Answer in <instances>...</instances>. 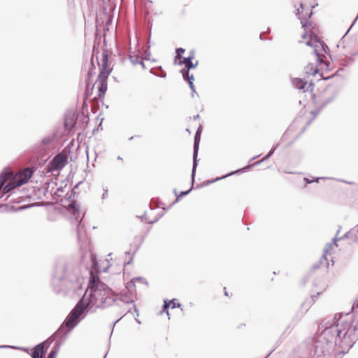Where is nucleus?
Instances as JSON below:
<instances>
[{
  "mask_svg": "<svg viewBox=\"0 0 358 358\" xmlns=\"http://www.w3.org/2000/svg\"><path fill=\"white\" fill-rule=\"evenodd\" d=\"M352 310L351 314H336L333 323L317 336L313 358H331L353 346L358 339V303Z\"/></svg>",
  "mask_w": 358,
  "mask_h": 358,
  "instance_id": "obj_1",
  "label": "nucleus"
},
{
  "mask_svg": "<svg viewBox=\"0 0 358 358\" xmlns=\"http://www.w3.org/2000/svg\"><path fill=\"white\" fill-rule=\"evenodd\" d=\"M90 287L82 300L87 307L101 308L111 306L115 301L116 296L112 290L99 278L90 272Z\"/></svg>",
  "mask_w": 358,
  "mask_h": 358,
  "instance_id": "obj_2",
  "label": "nucleus"
},
{
  "mask_svg": "<svg viewBox=\"0 0 358 358\" xmlns=\"http://www.w3.org/2000/svg\"><path fill=\"white\" fill-rule=\"evenodd\" d=\"M52 285L57 292L74 288L79 285L78 278L69 271L64 264H59L54 272Z\"/></svg>",
  "mask_w": 358,
  "mask_h": 358,
  "instance_id": "obj_3",
  "label": "nucleus"
},
{
  "mask_svg": "<svg viewBox=\"0 0 358 358\" xmlns=\"http://www.w3.org/2000/svg\"><path fill=\"white\" fill-rule=\"evenodd\" d=\"M87 308L86 304L83 302L82 299L76 304L74 308L71 311L63 324L53 334V336H59L62 334H66L69 331L73 329L78 324L79 317Z\"/></svg>",
  "mask_w": 358,
  "mask_h": 358,
  "instance_id": "obj_4",
  "label": "nucleus"
},
{
  "mask_svg": "<svg viewBox=\"0 0 358 358\" xmlns=\"http://www.w3.org/2000/svg\"><path fill=\"white\" fill-rule=\"evenodd\" d=\"M69 210L71 211L69 220L73 224H75L78 227V240L79 241H84L86 238V234L83 229V226L81 225L84 213L80 210L78 206L76 203H73L70 205Z\"/></svg>",
  "mask_w": 358,
  "mask_h": 358,
  "instance_id": "obj_5",
  "label": "nucleus"
},
{
  "mask_svg": "<svg viewBox=\"0 0 358 358\" xmlns=\"http://www.w3.org/2000/svg\"><path fill=\"white\" fill-rule=\"evenodd\" d=\"M306 45L313 48L314 55L317 57V61L323 62L326 58L325 53L328 47L324 44L322 41L318 40L317 38H310L306 42Z\"/></svg>",
  "mask_w": 358,
  "mask_h": 358,
  "instance_id": "obj_6",
  "label": "nucleus"
},
{
  "mask_svg": "<svg viewBox=\"0 0 358 358\" xmlns=\"http://www.w3.org/2000/svg\"><path fill=\"white\" fill-rule=\"evenodd\" d=\"M58 336H53V335L50 337L45 341L37 345L35 347L34 351L33 352L31 357L32 358H43L44 355V346L45 345H50L53 341L57 338ZM59 346L57 345L55 347V349L52 350L50 354L48 355V358H56L57 352L59 351Z\"/></svg>",
  "mask_w": 358,
  "mask_h": 358,
  "instance_id": "obj_7",
  "label": "nucleus"
},
{
  "mask_svg": "<svg viewBox=\"0 0 358 358\" xmlns=\"http://www.w3.org/2000/svg\"><path fill=\"white\" fill-rule=\"evenodd\" d=\"M66 164V156L59 153L54 157L47 166L48 172H53L62 169Z\"/></svg>",
  "mask_w": 358,
  "mask_h": 358,
  "instance_id": "obj_8",
  "label": "nucleus"
},
{
  "mask_svg": "<svg viewBox=\"0 0 358 358\" xmlns=\"http://www.w3.org/2000/svg\"><path fill=\"white\" fill-rule=\"evenodd\" d=\"M108 56L106 53L102 54L101 63L99 64L101 70L98 76L97 82H106L110 73V69L108 66Z\"/></svg>",
  "mask_w": 358,
  "mask_h": 358,
  "instance_id": "obj_9",
  "label": "nucleus"
},
{
  "mask_svg": "<svg viewBox=\"0 0 358 358\" xmlns=\"http://www.w3.org/2000/svg\"><path fill=\"white\" fill-rule=\"evenodd\" d=\"M34 173L33 169L26 168L24 170L14 175V178L17 181V185H24L27 183Z\"/></svg>",
  "mask_w": 358,
  "mask_h": 358,
  "instance_id": "obj_10",
  "label": "nucleus"
},
{
  "mask_svg": "<svg viewBox=\"0 0 358 358\" xmlns=\"http://www.w3.org/2000/svg\"><path fill=\"white\" fill-rule=\"evenodd\" d=\"M201 126H200L195 134L194 136V154H193V168H192V176L194 177V172L196 167L197 166V155H198V150H199V143L200 141L201 137Z\"/></svg>",
  "mask_w": 358,
  "mask_h": 358,
  "instance_id": "obj_11",
  "label": "nucleus"
},
{
  "mask_svg": "<svg viewBox=\"0 0 358 358\" xmlns=\"http://www.w3.org/2000/svg\"><path fill=\"white\" fill-rule=\"evenodd\" d=\"M350 31V29L347 31L345 35L342 37L341 41L337 45L338 48H341L343 50H346L348 52H350L351 45L352 43V39L348 36V34Z\"/></svg>",
  "mask_w": 358,
  "mask_h": 358,
  "instance_id": "obj_12",
  "label": "nucleus"
},
{
  "mask_svg": "<svg viewBox=\"0 0 358 358\" xmlns=\"http://www.w3.org/2000/svg\"><path fill=\"white\" fill-rule=\"evenodd\" d=\"M129 59L133 64L136 65L139 64L142 66L143 68H145L143 59L141 57H139L138 55H136L135 52H131L129 54Z\"/></svg>",
  "mask_w": 358,
  "mask_h": 358,
  "instance_id": "obj_13",
  "label": "nucleus"
},
{
  "mask_svg": "<svg viewBox=\"0 0 358 358\" xmlns=\"http://www.w3.org/2000/svg\"><path fill=\"white\" fill-rule=\"evenodd\" d=\"M21 186V185H17V181L14 178V176L11 178L9 182L3 187V193H8L10 191L13 190L17 187Z\"/></svg>",
  "mask_w": 358,
  "mask_h": 358,
  "instance_id": "obj_14",
  "label": "nucleus"
},
{
  "mask_svg": "<svg viewBox=\"0 0 358 358\" xmlns=\"http://www.w3.org/2000/svg\"><path fill=\"white\" fill-rule=\"evenodd\" d=\"M13 175L10 169H6L0 175V189L4 184V182L10 178V177Z\"/></svg>",
  "mask_w": 358,
  "mask_h": 358,
  "instance_id": "obj_15",
  "label": "nucleus"
},
{
  "mask_svg": "<svg viewBox=\"0 0 358 358\" xmlns=\"http://www.w3.org/2000/svg\"><path fill=\"white\" fill-rule=\"evenodd\" d=\"M345 236L354 241L358 242V224L351 230H350Z\"/></svg>",
  "mask_w": 358,
  "mask_h": 358,
  "instance_id": "obj_16",
  "label": "nucleus"
},
{
  "mask_svg": "<svg viewBox=\"0 0 358 358\" xmlns=\"http://www.w3.org/2000/svg\"><path fill=\"white\" fill-rule=\"evenodd\" d=\"M292 84L296 88L299 90H302L304 89L305 86L307 84V82L304 81L301 78H294L292 80Z\"/></svg>",
  "mask_w": 358,
  "mask_h": 358,
  "instance_id": "obj_17",
  "label": "nucleus"
},
{
  "mask_svg": "<svg viewBox=\"0 0 358 358\" xmlns=\"http://www.w3.org/2000/svg\"><path fill=\"white\" fill-rule=\"evenodd\" d=\"M333 241H334V242L331 243H328L325 246V248L324 250V254L322 255V259H324L325 260H327V256L329 254H330V252L332 250L333 247L335 246V245L336 246V239L334 238Z\"/></svg>",
  "mask_w": 358,
  "mask_h": 358,
  "instance_id": "obj_18",
  "label": "nucleus"
},
{
  "mask_svg": "<svg viewBox=\"0 0 358 358\" xmlns=\"http://www.w3.org/2000/svg\"><path fill=\"white\" fill-rule=\"evenodd\" d=\"M303 11V3H301L300 5V8H298L297 9V13H296V15H299V18L301 20V23L302 24V27L306 29L307 27H308V22L307 20L304 19L303 17H301L300 15H301V12Z\"/></svg>",
  "mask_w": 358,
  "mask_h": 358,
  "instance_id": "obj_19",
  "label": "nucleus"
},
{
  "mask_svg": "<svg viewBox=\"0 0 358 358\" xmlns=\"http://www.w3.org/2000/svg\"><path fill=\"white\" fill-rule=\"evenodd\" d=\"M315 297H316V296L315 295H312L311 296V299H308L307 301H306L303 304H302V308L305 309L306 311L308 310V309L310 307V306L312 305V303H313L314 301V299H315Z\"/></svg>",
  "mask_w": 358,
  "mask_h": 358,
  "instance_id": "obj_20",
  "label": "nucleus"
},
{
  "mask_svg": "<svg viewBox=\"0 0 358 358\" xmlns=\"http://www.w3.org/2000/svg\"><path fill=\"white\" fill-rule=\"evenodd\" d=\"M99 84V91L100 92V96L101 94H104L107 90L106 82H97Z\"/></svg>",
  "mask_w": 358,
  "mask_h": 358,
  "instance_id": "obj_21",
  "label": "nucleus"
},
{
  "mask_svg": "<svg viewBox=\"0 0 358 358\" xmlns=\"http://www.w3.org/2000/svg\"><path fill=\"white\" fill-rule=\"evenodd\" d=\"M185 60H186V68H187V70L186 71H189L190 69H192V68H194L197 64H198V62H196L195 64H193L192 61H190V59H186V58H184Z\"/></svg>",
  "mask_w": 358,
  "mask_h": 358,
  "instance_id": "obj_22",
  "label": "nucleus"
},
{
  "mask_svg": "<svg viewBox=\"0 0 358 358\" xmlns=\"http://www.w3.org/2000/svg\"><path fill=\"white\" fill-rule=\"evenodd\" d=\"M176 56L175 57V62H176L178 59H182V54H183L185 52V49L182 48H179L178 49H176Z\"/></svg>",
  "mask_w": 358,
  "mask_h": 358,
  "instance_id": "obj_23",
  "label": "nucleus"
},
{
  "mask_svg": "<svg viewBox=\"0 0 358 358\" xmlns=\"http://www.w3.org/2000/svg\"><path fill=\"white\" fill-rule=\"evenodd\" d=\"M182 72V76H183V78L185 79H187L188 80V83H189L190 81H192L193 82V80H194V76L193 75H189V73L188 71H186L185 72Z\"/></svg>",
  "mask_w": 358,
  "mask_h": 358,
  "instance_id": "obj_24",
  "label": "nucleus"
},
{
  "mask_svg": "<svg viewBox=\"0 0 358 358\" xmlns=\"http://www.w3.org/2000/svg\"><path fill=\"white\" fill-rule=\"evenodd\" d=\"M136 281H138V282H143L144 281V279L142 278H134L132 279L129 282H128V286L127 287H131V286H134L135 285V282Z\"/></svg>",
  "mask_w": 358,
  "mask_h": 358,
  "instance_id": "obj_25",
  "label": "nucleus"
},
{
  "mask_svg": "<svg viewBox=\"0 0 358 358\" xmlns=\"http://www.w3.org/2000/svg\"><path fill=\"white\" fill-rule=\"evenodd\" d=\"M170 306H171L172 308H175L176 307L175 299L170 301L169 303H167L166 301H164V309H166Z\"/></svg>",
  "mask_w": 358,
  "mask_h": 358,
  "instance_id": "obj_26",
  "label": "nucleus"
},
{
  "mask_svg": "<svg viewBox=\"0 0 358 358\" xmlns=\"http://www.w3.org/2000/svg\"><path fill=\"white\" fill-rule=\"evenodd\" d=\"M308 68H309V66H308L306 67V73L307 74H312V75H315L317 71H318V69H313V65L311 64V70H308Z\"/></svg>",
  "mask_w": 358,
  "mask_h": 358,
  "instance_id": "obj_27",
  "label": "nucleus"
},
{
  "mask_svg": "<svg viewBox=\"0 0 358 358\" xmlns=\"http://www.w3.org/2000/svg\"><path fill=\"white\" fill-rule=\"evenodd\" d=\"M275 150V147L273 146L272 148V149L269 151V152L267 154V155L264 157L263 160L266 159L268 157H270L273 155V153L274 152Z\"/></svg>",
  "mask_w": 358,
  "mask_h": 358,
  "instance_id": "obj_28",
  "label": "nucleus"
},
{
  "mask_svg": "<svg viewBox=\"0 0 358 358\" xmlns=\"http://www.w3.org/2000/svg\"><path fill=\"white\" fill-rule=\"evenodd\" d=\"M275 150V147L273 146L272 148V149L269 151V152L267 154V155L264 157L263 160L266 159L268 157H270L273 155V153L274 152Z\"/></svg>",
  "mask_w": 358,
  "mask_h": 358,
  "instance_id": "obj_29",
  "label": "nucleus"
},
{
  "mask_svg": "<svg viewBox=\"0 0 358 358\" xmlns=\"http://www.w3.org/2000/svg\"><path fill=\"white\" fill-rule=\"evenodd\" d=\"M189 87L191 88L192 90V94L196 92L195 91V87H194V85L193 84V82L192 81H190L189 83Z\"/></svg>",
  "mask_w": 358,
  "mask_h": 358,
  "instance_id": "obj_30",
  "label": "nucleus"
},
{
  "mask_svg": "<svg viewBox=\"0 0 358 358\" xmlns=\"http://www.w3.org/2000/svg\"><path fill=\"white\" fill-rule=\"evenodd\" d=\"M184 58H185V57H182V59H178V64H179L180 65H182V64H184L186 65V60H185V59H184Z\"/></svg>",
  "mask_w": 358,
  "mask_h": 358,
  "instance_id": "obj_31",
  "label": "nucleus"
},
{
  "mask_svg": "<svg viewBox=\"0 0 358 358\" xmlns=\"http://www.w3.org/2000/svg\"><path fill=\"white\" fill-rule=\"evenodd\" d=\"M186 59H190V61H192L193 59H194V53H192L191 55H189L188 57H187Z\"/></svg>",
  "mask_w": 358,
  "mask_h": 358,
  "instance_id": "obj_32",
  "label": "nucleus"
},
{
  "mask_svg": "<svg viewBox=\"0 0 358 358\" xmlns=\"http://www.w3.org/2000/svg\"><path fill=\"white\" fill-rule=\"evenodd\" d=\"M107 194H108V190L106 189L104 191V193L103 194V198L104 199L106 196H107Z\"/></svg>",
  "mask_w": 358,
  "mask_h": 358,
  "instance_id": "obj_33",
  "label": "nucleus"
},
{
  "mask_svg": "<svg viewBox=\"0 0 358 358\" xmlns=\"http://www.w3.org/2000/svg\"><path fill=\"white\" fill-rule=\"evenodd\" d=\"M150 55V53H148V54L146 53V55H145V56L144 59H150V58H149Z\"/></svg>",
  "mask_w": 358,
  "mask_h": 358,
  "instance_id": "obj_34",
  "label": "nucleus"
},
{
  "mask_svg": "<svg viewBox=\"0 0 358 358\" xmlns=\"http://www.w3.org/2000/svg\"><path fill=\"white\" fill-rule=\"evenodd\" d=\"M94 268H95V270H96V271H97V272H99V271H98V267H97V264H96V262H94Z\"/></svg>",
  "mask_w": 358,
  "mask_h": 358,
  "instance_id": "obj_35",
  "label": "nucleus"
},
{
  "mask_svg": "<svg viewBox=\"0 0 358 358\" xmlns=\"http://www.w3.org/2000/svg\"><path fill=\"white\" fill-rule=\"evenodd\" d=\"M189 191H190V190L187 191V192H181V194H182V195H186V194H187L189 192Z\"/></svg>",
  "mask_w": 358,
  "mask_h": 358,
  "instance_id": "obj_36",
  "label": "nucleus"
},
{
  "mask_svg": "<svg viewBox=\"0 0 358 358\" xmlns=\"http://www.w3.org/2000/svg\"><path fill=\"white\" fill-rule=\"evenodd\" d=\"M132 306H133V308H134L135 312H136V313H137V312H138V310H137V309H136V308L135 304H133Z\"/></svg>",
  "mask_w": 358,
  "mask_h": 358,
  "instance_id": "obj_37",
  "label": "nucleus"
},
{
  "mask_svg": "<svg viewBox=\"0 0 358 358\" xmlns=\"http://www.w3.org/2000/svg\"><path fill=\"white\" fill-rule=\"evenodd\" d=\"M306 37V34H304L303 35V38H305Z\"/></svg>",
  "mask_w": 358,
  "mask_h": 358,
  "instance_id": "obj_38",
  "label": "nucleus"
},
{
  "mask_svg": "<svg viewBox=\"0 0 358 358\" xmlns=\"http://www.w3.org/2000/svg\"><path fill=\"white\" fill-rule=\"evenodd\" d=\"M231 174H232V173H229V174H227V176H224L223 178H225V177H227V176H231Z\"/></svg>",
  "mask_w": 358,
  "mask_h": 358,
  "instance_id": "obj_39",
  "label": "nucleus"
},
{
  "mask_svg": "<svg viewBox=\"0 0 358 358\" xmlns=\"http://www.w3.org/2000/svg\"><path fill=\"white\" fill-rule=\"evenodd\" d=\"M311 14H312L311 13H310L308 14V17H310Z\"/></svg>",
  "mask_w": 358,
  "mask_h": 358,
  "instance_id": "obj_40",
  "label": "nucleus"
},
{
  "mask_svg": "<svg viewBox=\"0 0 358 358\" xmlns=\"http://www.w3.org/2000/svg\"><path fill=\"white\" fill-rule=\"evenodd\" d=\"M224 294H225L226 296H227V295H228L227 292H224Z\"/></svg>",
  "mask_w": 358,
  "mask_h": 358,
  "instance_id": "obj_41",
  "label": "nucleus"
},
{
  "mask_svg": "<svg viewBox=\"0 0 358 358\" xmlns=\"http://www.w3.org/2000/svg\"><path fill=\"white\" fill-rule=\"evenodd\" d=\"M7 346H0V348H6Z\"/></svg>",
  "mask_w": 358,
  "mask_h": 358,
  "instance_id": "obj_42",
  "label": "nucleus"
}]
</instances>
